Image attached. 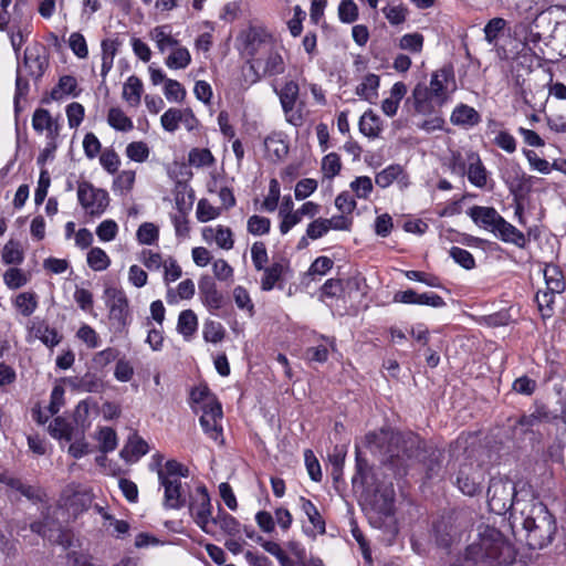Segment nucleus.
<instances>
[{
    "label": "nucleus",
    "mask_w": 566,
    "mask_h": 566,
    "mask_svg": "<svg viewBox=\"0 0 566 566\" xmlns=\"http://www.w3.org/2000/svg\"><path fill=\"white\" fill-rule=\"evenodd\" d=\"M365 444L373 453L382 455L398 475H406L409 470L421 468L427 479H431L441 468V451L429 448L413 432L402 433L381 428L367 433Z\"/></svg>",
    "instance_id": "f257e3e1"
},
{
    "label": "nucleus",
    "mask_w": 566,
    "mask_h": 566,
    "mask_svg": "<svg viewBox=\"0 0 566 566\" xmlns=\"http://www.w3.org/2000/svg\"><path fill=\"white\" fill-rule=\"evenodd\" d=\"M516 558L513 544L497 528L479 525L476 538L450 566H509Z\"/></svg>",
    "instance_id": "f03ea898"
},
{
    "label": "nucleus",
    "mask_w": 566,
    "mask_h": 566,
    "mask_svg": "<svg viewBox=\"0 0 566 566\" xmlns=\"http://www.w3.org/2000/svg\"><path fill=\"white\" fill-rule=\"evenodd\" d=\"M520 518L531 549H542L553 542L557 531L556 520L545 504L531 503L527 512H521Z\"/></svg>",
    "instance_id": "7ed1b4c3"
},
{
    "label": "nucleus",
    "mask_w": 566,
    "mask_h": 566,
    "mask_svg": "<svg viewBox=\"0 0 566 566\" xmlns=\"http://www.w3.org/2000/svg\"><path fill=\"white\" fill-rule=\"evenodd\" d=\"M366 511L374 527L380 528L385 525L386 520H391L395 513V491L392 486L377 489L370 496Z\"/></svg>",
    "instance_id": "20e7f679"
},
{
    "label": "nucleus",
    "mask_w": 566,
    "mask_h": 566,
    "mask_svg": "<svg viewBox=\"0 0 566 566\" xmlns=\"http://www.w3.org/2000/svg\"><path fill=\"white\" fill-rule=\"evenodd\" d=\"M516 486L507 478H492L488 489V505L490 511L502 515L513 506Z\"/></svg>",
    "instance_id": "39448f33"
},
{
    "label": "nucleus",
    "mask_w": 566,
    "mask_h": 566,
    "mask_svg": "<svg viewBox=\"0 0 566 566\" xmlns=\"http://www.w3.org/2000/svg\"><path fill=\"white\" fill-rule=\"evenodd\" d=\"M188 509L195 523L207 534H214L211 530L212 505L208 490L205 485H198L195 492L189 493Z\"/></svg>",
    "instance_id": "423d86ee"
},
{
    "label": "nucleus",
    "mask_w": 566,
    "mask_h": 566,
    "mask_svg": "<svg viewBox=\"0 0 566 566\" xmlns=\"http://www.w3.org/2000/svg\"><path fill=\"white\" fill-rule=\"evenodd\" d=\"M77 199L80 205L92 217H99L103 214L109 203L107 191L94 187L88 181L78 182Z\"/></svg>",
    "instance_id": "0eeeda50"
},
{
    "label": "nucleus",
    "mask_w": 566,
    "mask_h": 566,
    "mask_svg": "<svg viewBox=\"0 0 566 566\" xmlns=\"http://www.w3.org/2000/svg\"><path fill=\"white\" fill-rule=\"evenodd\" d=\"M250 69L255 75V81L283 74L285 62L281 54V48L275 44L260 56L254 57L250 63Z\"/></svg>",
    "instance_id": "6e6552de"
},
{
    "label": "nucleus",
    "mask_w": 566,
    "mask_h": 566,
    "mask_svg": "<svg viewBox=\"0 0 566 566\" xmlns=\"http://www.w3.org/2000/svg\"><path fill=\"white\" fill-rule=\"evenodd\" d=\"M554 10L547 9L545 11H542L539 14L536 15V18L533 20L531 24L526 22H521L515 27L514 33L517 39L523 41L525 45H536L541 42L543 34L539 31L543 24L552 25L549 31H554L556 25L558 24L557 21H554L553 19Z\"/></svg>",
    "instance_id": "1a4fd4ad"
},
{
    "label": "nucleus",
    "mask_w": 566,
    "mask_h": 566,
    "mask_svg": "<svg viewBox=\"0 0 566 566\" xmlns=\"http://www.w3.org/2000/svg\"><path fill=\"white\" fill-rule=\"evenodd\" d=\"M484 479L485 469L480 463L470 460L460 465L457 485L463 494L473 496L481 492Z\"/></svg>",
    "instance_id": "9d476101"
},
{
    "label": "nucleus",
    "mask_w": 566,
    "mask_h": 566,
    "mask_svg": "<svg viewBox=\"0 0 566 566\" xmlns=\"http://www.w3.org/2000/svg\"><path fill=\"white\" fill-rule=\"evenodd\" d=\"M243 50L250 62L276 44L272 34L263 27L252 25L242 33Z\"/></svg>",
    "instance_id": "9b49d317"
},
{
    "label": "nucleus",
    "mask_w": 566,
    "mask_h": 566,
    "mask_svg": "<svg viewBox=\"0 0 566 566\" xmlns=\"http://www.w3.org/2000/svg\"><path fill=\"white\" fill-rule=\"evenodd\" d=\"M109 319L117 328H124L128 323L129 303L125 292L120 289L108 286L105 289Z\"/></svg>",
    "instance_id": "f8f14e48"
},
{
    "label": "nucleus",
    "mask_w": 566,
    "mask_h": 566,
    "mask_svg": "<svg viewBox=\"0 0 566 566\" xmlns=\"http://www.w3.org/2000/svg\"><path fill=\"white\" fill-rule=\"evenodd\" d=\"M222 419L221 403L217 399H210L206 407H202V415L200 417V424L205 433L216 442L222 443V427L220 421Z\"/></svg>",
    "instance_id": "ddd939ff"
},
{
    "label": "nucleus",
    "mask_w": 566,
    "mask_h": 566,
    "mask_svg": "<svg viewBox=\"0 0 566 566\" xmlns=\"http://www.w3.org/2000/svg\"><path fill=\"white\" fill-rule=\"evenodd\" d=\"M275 92L280 97L286 120L294 126L302 125V114L295 108L300 94L298 84L294 81H287L280 91L275 90Z\"/></svg>",
    "instance_id": "4468645a"
},
{
    "label": "nucleus",
    "mask_w": 566,
    "mask_h": 566,
    "mask_svg": "<svg viewBox=\"0 0 566 566\" xmlns=\"http://www.w3.org/2000/svg\"><path fill=\"white\" fill-rule=\"evenodd\" d=\"M164 488L163 505L167 510H180L187 504L188 486L181 480L159 481Z\"/></svg>",
    "instance_id": "2eb2a0df"
},
{
    "label": "nucleus",
    "mask_w": 566,
    "mask_h": 566,
    "mask_svg": "<svg viewBox=\"0 0 566 566\" xmlns=\"http://www.w3.org/2000/svg\"><path fill=\"white\" fill-rule=\"evenodd\" d=\"M201 303L211 312L218 311L226 304V297L218 290L214 280L209 275H202L198 283Z\"/></svg>",
    "instance_id": "dca6fc26"
},
{
    "label": "nucleus",
    "mask_w": 566,
    "mask_h": 566,
    "mask_svg": "<svg viewBox=\"0 0 566 566\" xmlns=\"http://www.w3.org/2000/svg\"><path fill=\"white\" fill-rule=\"evenodd\" d=\"M557 420V416L555 411H552L544 403H535L534 409L528 415H523L517 420V424L528 430L533 427H536L541 423H551Z\"/></svg>",
    "instance_id": "f3484780"
},
{
    "label": "nucleus",
    "mask_w": 566,
    "mask_h": 566,
    "mask_svg": "<svg viewBox=\"0 0 566 566\" xmlns=\"http://www.w3.org/2000/svg\"><path fill=\"white\" fill-rule=\"evenodd\" d=\"M469 216L475 223L493 233L496 232V228L503 219V217L492 207L474 206L470 208Z\"/></svg>",
    "instance_id": "a211bd4d"
},
{
    "label": "nucleus",
    "mask_w": 566,
    "mask_h": 566,
    "mask_svg": "<svg viewBox=\"0 0 566 566\" xmlns=\"http://www.w3.org/2000/svg\"><path fill=\"white\" fill-rule=\"evenodd\" d=\"M23 62L29 70V74L34 78H40L48 66L44 49L41 46L28 48L24 52Z\"/></svg>",
    "instance_id": "6ab92c4d"
},
{
    "label": "nucleus",
    "mask_w": 566,
    "mask_h": 566,
    "mask_svg": "<svg viewBox=\"0 0 566 566\" xmlns=\"http://www.w3.org/2000/svg\"><path fill=\"white\" fill-rule=\"evenodd\" d=\"M33 129L42 134L46 132L49 139L54 140L59 135V124L45 108H36L32 116Z\"/></svg>",
    "instance_id": "aec40b11"
},
{
    "label": "nucleus",
    "mask_w": 566,
    "mask_h": 566,
    "mask_svg": "<svg viewBox=\"0 0 566 566\" xmlns=\"http://www.w3.org/2000/svg\"><path fill=\"white\" fill-rule=\"evenodd\" d=\"M465 175L473 186L478 188H484L486 186L488 171L480 156L474 151H468V169Z\"/></svg>",
    "instance_id": "412c9836"
},
{
    "label": "nucleus",
    "mask_w": 566,
    "mask_h": 566,
    "mask_svg": "<svg viewBox=\"0 0 566 566\" xmlns=\"http://www.w3.org/2000/svg\"><path fill=\"white\" fill-rule=\"evenodd\" d=\"M319 212V206L313 201H307L302 207L291 214L285 217L280 223V231L282 234H286L294 226L300 223L303 217L313 218Z\"/></svg>",
    "instance_id": "4be33fe9"
},
{
    "label": "nucleus",
    "mask_w": 566,
    "mask_h": 566,
    "mask_svg": "<svg viewBox=\"0 0 566 566\" xmlns=\"http://www.w3.org/2000/svg\"><path fill=\"white\" fill-rule=\"evenodd\" d=\"M300 502L302 511L307 516L308 522L312 525V528H306L305 533L312 537H315L316 534H324L326 532L325 521L315 504L305 497H301Z\"/></svg>",
    "instance_id": "5701e85b"
},
{
    "label": "nucleus",
    "mask_w": 566,
    "mask_h": 566,
    "mask_svg": "<svg viewBox=\"0 0 566 566\" xmlns=\"http://www.w3.org/2000/svg\"><path fill=\"white\" fill-rule=\"evenodd\" d=\"M450 120L455 126L471 128L480 123L481 116L473 107L460 104L453 109Z\"/></svg>",
    "instance_id": "b1692460"
},
{
    "label": "nucleus",
    "mask_w": 566,
    "mask_h": 566,
    "mask_svg": "<svg viewBox=\"0 0 566 566\" xmlns=\"http://www.w3.org/2000/svg\"><path fill=\"white\" fill-rule=\"evenodd\" d=\"M453 81L452 71L449 69H440L432 74L430 81L429 93L441 102L446 99L448 92V83Z\"/></svg>",
    "instance_id": "393cba45"
},
{
    "label": "nucleus",
    "mask_w": 566,
    "mask_h": 566,
    "mask_svg": "<svg viewBox=\"0 0 566 566\" xmlns=\"http://www.w3.org/2000/svg\"><path fill=\"white\" fill-rule=\"evenodd\" d=\"M287 270L285 260L274 261L271 265L264 266L263 276L261 279V289L263 291H271L277 282H280Z\"/></svg>",
    "instance_id": "a878e982"
},
{
    "label": "nucleus",
    "mask_w": 566,
    "mask_h": 566,
    "mask_svg": "<svg viewBox=\"0 0 566 566\" xmlns=\"http://www.w3.org/2000/svg\"><path fill=\"white\" fill-rule=\"evenodd\" d=\"M494 234L502 241L515 244L518 248H524L526 245V238L524 233L507 222L504 218L499 223Z\"/></svg>",
    "instance_id": "bb28decb"
},
{
    "label": "nucleus",
    "mask_w": 566,
    "mask_h": 566,
    "mask_svg": "<svg viewBox=\"0 0 566 566\" xmlns=\"http://www.w3.org/2000/svg\"><path fill=\"white\" fill-rule=\"evenodd\" d=\"M120 41L118 39H104L101 43L102 48V69L101 75L105 78L108 72L113 67L114 59L118 52L120 46Z\"/></svg>",
    "instance_id": "cd10ccee"
},
{
    "label": "nucleus",
    "mask_w": 566,
    "mask_h": 566,
    "mask_svg": "<svg viewBox=\"0 0 566 566\" xmlns=\"http://www.w3.org/2000/svg\"><path fill=\"white\" fill-rule=\"evenodd\" d=\"M211 530L214 531V527H219L222 533L229 536H235L240 533V523L239 521L224 512L222 509H219L218 514L214 517H211Z\"/></svg>",
    "instance_id": "c85d7f7f"
},
{
    "label": "nucleus",
    "mask_w": 566,
    "mask_h": 566,
    "mask_svg": "<svg viewBox=\"0 0 566 566\" xmlns=\"http://www.w3.org/2000/svg\"><path fill=\"white\" fill-rule=\"evenodd\" d=\"M149 35L161 53H164L167 49H174L179 44L178 40L172 36L169 25L156 27L150 31Z\"/></svg>",
    "instance_id": "c756f323"
},
{
    "label": "nucleus",
    "mask_w": 566,
    "mask_h": 566,
    "mask_svg": "<svg viewBox=\"0 0 566 566\" xmlns=\"http://www.w3.org/2000/svg\"><path fill=\"white\" fill-rule=\"evenodd\" d=\"M143 83L142 81L132 75L127 78L123 86V98L133 107H136L140 104L142 94H143Z\"/></svg>",
    "instance_id": "7c9ffc66"
},
{
    "label": "nucleus",
    "mask_w": 566,
    "mask_h": 566,
    "mask_svg": "<svg viewBox=\"0 0 566 566\" xmlns=\"http://www.w3.org/2000/svg\"><path fill=\"white\" fill-rule=\"evenodd\" d=\"M67 382L73 389L82 392H99L103 388L102 380L93 374L70 378Z\"/></svg>",
    "instance_id": "2f4dec72"
},
{
    "label": "nucleus",
    "mask_w": 566,
    "mask_h": 566,
    "mask_svg": "<svg viewBox=\"0 0 566 566\" xmlns=\"http://www.w3.org/2000/svg\"><path fill=\"white\" fill-rule=\"evenodd\" d=\"M148 452L147 442L137 434L132 436L126 446L122 449L120 455L127 461L137 460Z\"/></svg>",
    "instance_id": "473e14b6"
},
{
    "label": "nucleus",
    "mask_w": 566,
    "mask_h": 566,
    "mask_svg": "<svg viewBox=\"0 0 566 566\" xmlns=\"http://www.w3.org/2000/svg\"><path fill=\"white\" fill-rule=\"evenodd\" d=\"M546 289L552 292L563 293L566 282L560 269L555 264H547L544 269Z\"/></svg>",
    "instance_id": "72a5a7b5"
},
{
    "label": "nucleus",
    "mask_w": 566,
    "mask_h": 566,
    "mask_svg": "<svg viewBox=\"0 0 566 566\" xmlns=\"http://www.w3.org/2000/svg\"><path fill=\"white\" fill-rule=\"evenodd\" d=\"M405 178L403 168L400 165H390L376 175L375 182L380 188H387L394 181L400 182Z\"/></svg>",
    "instance_id": "f704fd0d"
},
{
    "label": "nucleus",
    "mask_w": 566,
    "mask_h": 566,
    "mask_svg": "<svg viewBox=\"0 0 566 566\" xmlns=\"http://www.w3.org/2000/svg\"><path fill=\"white\" fill-rule=\"evenodd\" d=\"M77 81L72 75L60 77L57 85L51 91L50 99L60 101L66 95L77 96Z\"/></svg>",
    "instance_id": "c9c22d12"
},
{
    "label": "nucleus",
    "mask_w": 566,
    "mask_h": 566,
    "mask_svg": "<svg viewBox=\"0 0 566 566\" xmlns=\"http://www.w3.org/2000/svg\"><path fill=\"white\" fill-rule=\"evenodd\" d=\"M198 317L192 310H185L179 314L177 331L189 339L197 331Z\"/></svg>",
    "instance_id": "e433bc0d"
},
{
    "label": "nucleus",
    "mask_w": 566,
    "mask_h": 566,
    "mask_svg": "<svg viewBox=\"0 0 566 566\" xmlns=\"http://www.w3.org/2000/svg\"><path fill=\"white\" fill-rule=\"evenodd\" d=\"M188 475V468L176 460H168L164 465V470L158 469V481L181 480V478H187Z\"/></svg>",
    "instance_id": "4c0bfd02"
},
{
    "label": "nucleus",
    "mask_w": 566,
    "mask_h": 566,
    "mask_svg": "<svg viewBox=\"0 0 566 566\" xmlns=\"http://www.w3.org/2000/svg\"><path fill=\"white\" fill-rule=\"evenodd\" d=\"M359 130L367 137H377L381 130L380 118L373 111L365 112L359 120Z\"/></svg>",
    "instance_id": "58836bf2"
},
{
    "label": "nucleus",
    "mask_w": 566,
    "mask_h": 566,
    "mask_svg": "<svg viewBox=\"0 0 566 566\" xmlns=\"http://www.w3.org/2000/svg\"><path fill=\"white\" fill-rule=\"evenodd\" d=\"M0 483L9 486L12 490L20 492L23 496H25L30 500L39 497L36 489H34L31 485L24 484L20 479L14 478L10 474H7V473L0 474Z\"/></svg>",
    "instance_id": "ea45409f"
},
{
    "label": "nucleus",
    "mask_w": 566,
    "mask_h": 566,
    "mask_svg": "<svg viewBox=\"0 0 566 566\" xmlns=\"http://www.w3.org/2000/svg\"><path fill=\"white\" fill-rule=\"evenodd\" d=\"M107 123L119 132H129L134 127L133 120L119 107H111L108 109Z\"/></svg>",
    "instance_id": "a19ab883"
},
{
    "label": "nucleus",
    "mask_w": 566,
    "mask_h": 566,
    "mask_svg": "<svg viewBox=\"0 0 566 566\" xmlns=\"http://www.w3.org/2000/svg\"><path fill=\"white\" fill-rule=\"evenodd\" d=\"M77 429L61 417H56L49 426L50 434L55 439L72 441Z\"/></svg>",
    "instance_id": "79ce46f5"
},
{
    "label": "nucleus",
    "mask_w": 566,
    "mask_h": 566,
    "mask_svg": "<svg viewBox=\"0 0 566 566\" xmlns=\"http://www.w3.org/2000/svg\"><path fill=\"white\" fill-rule=\"evenodd\" d=\"M191 62V55L188 49L184 46H175L172 52L166 59V65L169 69H186Z\"/></svg>",
    "instance_id": "37998d69"
},
{
    "label": "nucleus",
    "mask_w": 566,
    "mask_h": 566,
    "mask_svg": "<svg viewBox=\"0 0 566 566\" xmlns=\"http://www.w3.org/2000/svg\"><path fill=\"white\" fill-rule=\"evenodd\" d=\"M436 543L443 548H449L457 539L452 526L441 521L434 524Z\"/></svg>",
    "instance_id": "c03bdc74"
},
{
    "label": "nucleus",
    "mask_w": 566,
    "mask_h": 566,
    "mask_svg": "<svg viewBox=\"0 0 566 566\" xmlns=\"http://www.w3.org/2000/svg\"><path fill=\"white\" fill-rule=\"evenodd\" d=\"M379 86V77L376 74H368L364 77L363 82L357 86L356 94L367 101H371L377 96V88Z\"/></svg>",
    "instance_id": "a18cd8bd"
},
{
    "label": "nucleus",
    "mask_w": 566,
    "mask_h": 566,
    "mask_svg": "<svg viewBox=\"0 0 566 566\" xmlns=\"http://www.w3.org/2000/svg\"><path fill=\"white\" fill-rule=\"evenodd\" d=\"M226 331L223 326L216 321L207 319L203 324L202 336L208 343H219L224 338Z\"/></svg>",
    "instance_id": "49530a36"
},
{
    "label": "nucleus",
    "mask_w": 566,
    "mask_h": 566,
    "mask_svg": "<svg viewBox=\"0 0 566 566\" xmlns=\"http://www.w3.org/2000/svg\"><path fill=\"white\" fill-rule=\"evenodd\" d=\"M555 294L558 293L546 290L538 291L535 295V301L537 303L538 311L541 312L544 318L551 317L553 315V304Z\"/></svg>",
    "instance_id": "de8ad7c7"
},
{
    "label": "nucleus",
    "mask_w": 566,
    "mask_h": 566,
    "mask_svg": "<svg viewBox=\"0 0 566 566\" xmlns=\"http://www.w3.org/2000/svg\"><path fill=\"white\" fill-rule=\"evenodd\" d=\"M87 263L94 271H103L109 266L111 260L101 248H93L87 253Z\"/></svg>",
    "instance_id": "09e8293b"
},
{
    "label": "nucleus",
    "mask_w": 566,
    "mask_h": 566,
    "mask_svg": "<svg viewBox=\"0 0 566 566\" xmlns=\"http://www.w3.org/2000/svg\"><path fill=\"white\" fill-rule=\"evenodd\" d=\"M185 113L178 108H169L167 109L160 118L161 126L165 130L169 133H174L178 129L179 124L184 119Z\"/></svg>",
    "instance_id": "8fccbe9b"
},
{
    "label": "nucleus",
    "mask_w": 566,
    "mask_h": 566,
    "mask_svg": "<svg viewBox=\"0 0 566 566\" xmlns=\"http://www.w3.org/2000/svg\"><path fill=\"white\" fill-rule=\"evenodd\" d=\"M149 154V147L145 142H132L126 147V156L136 163L146 161Z\"/></svg>",
    "instance_id": "3c124183"
},
{
    "label": "nucleus",
    "mask_w": 566,
    "mask_h": 566,
    "mask_svg": "<svg viewBox=\"0 0 566 566\" xmlns=\"http://www.w3.org/2000/svg\"><path fill=\"white\" fill-rule=\"evenodd\" d=\"M15 306L23 316H30L38 307L34 293H20L15 298Z\"/></svg>",
    "instance_id": "603ef678"
},
{
    "label": "nucleus",
    "mask_w": 566,
    "mask_h": 566,
    "mask_svg": "<svg viewBox=\"0 0 566 566\" xmlns=\"http://www.w3.org/2000/svg\"><path fill=\"white\" fill-rule=\"evenodd\" d=\"M72 440L73 442L69 447V453L74 459H80L90 452L88 443L84 438V429L76 430Z\"/></svg>",
    "instance_id": "864d4df0"
},
{
    "label": "nucleus",
    "mask_w": 566,
    "mask_h": 566,
    "mask_svg": "<svg viewBox=\"0 0 566 566\" xmlns=\"http://www.w3.org/2000/svg\"><path fill=\"white\" fill-rule=\"evenodd\" d=\"M158 228L151 222H145L139 226L136 237L140 244L150 245L158 240Z\"/></svg>",
    "instance_id": "5fc2aeb1"
},
{
    "label": "nucleus",
    "mask_w": 566,
    "mask_h": 566,
    "mask_svg": "<svg viewBox=\"0 0 566 566\" xmlns=\"http://www.w3.org/2000/svg\"><path fill=\"white\" fill-rule=\"evenodd\" d=\"M349 186L357 198L365 200L369 198L374 188L371 179L367 176L355 178Z\"/></svg>",
    "instance_id": "6e6d98bb"
},
{
    "label": "nucleus",
    "mask_w": 566,
    "mask_h": 566,
    "mask_svg": "<svg viewBox=\"0 0 566 566\" xmlns=\"http://www.w3.org/2000/svg\"><path fill=\"white\" fill-rule=\"evenodd\" d=\"M99 449L102 452H112L117 447V437L114 429L109 427L101 428L98 432Z\"/></svg>",
    "instance_id": "4d7b16f0"
},
{
    "label": "nucleus",
    "mask_w": 566,
    "mask_h": 566,
    "mask_svg": "<svg viewBox=\"0 0 566 566\" xmlns=\"http://www.w3.org/2000/svg\"><path fill=\"white\" fill-rule=\"evenodd\" d=\"M189 163L195 167H206L211 166L214 163V158L207 148H193L189 153Z\"/></svg>",
    "instance_id": "13d9d810"
},
{
    "label": "nucleus",
    "mask_w": 566,
    "mask_h": 566,
    "mask_svg": "<svg viewBox=\"0 0 566 566\" xmlns=\"http://www.w3.org/2000/svg\"><path fill=\"white\" fill-rule=\"evenodd\" d=\"M247 228L248 232L253 235H263L269 233L271 221L269 218L254 214L249 218Z\"/></svg>",
    "instance_id": "bf43d9fd"
},
{
    "label": "nucleus",
    "mask_w": 566,
    "mask_h": 566,
    "mask_svg": "<svg viewBox=\"0 0 566 566\" xmlns=\"http://www.w3.org/2000/svg\"><path fill=\"white\" fill-rule=\"evenodd\" d=\"M449 169L452 174L463 177L468 169V154L463 156L459 150H451Z\"/></svg>",
    "instance_id": "052dcab7"
},
{
    "label": "nucleus",
    "mask_w": 566,
    "mask_h": 566,
    "mask_svg": "<svg viewBox=\"0 0 566 566\" xmlns=\"http://www.w3.org/2000/svg\"><path fill=\"white\" fill-rule=\"evenodd\" d=\"M506 21L503 18H493L484 27V35L488 43L496 42L499 34L504 30Z\"/></svg>",
    "instance_id": "680f3d73"
},
{
    "label": "nucleus",
    "mask_w": 566,
    "mask_h": 566,
    "mask_svg": "<svg viewBox=\"0 0 566 566\" xmlns=\"http://www.w3.org/2000/svg\"><path fill=\"white\" fill-rule=\"evenodd\" d=\"M342 168L340 158L336 153H329L323 158L322 170L325 177L334 178Z\"/></svg>",
    "instance_id": "e2e57ef3"
},
{
    "label": "nucleus",
    "mask_w": 566,
    "mask_h": 566,
    "mask_svg": "<svg viewBox=\"0 0 566 566\" xmlns=\"http://www.w3.org/2000/svg\"><path fill=\"white\" fill-rule=\"evenodd\" d=\"M3 280L7 286L12 290L20 289L28 282L27 275L17 268L7 270L3 274Z\"/></svg>",
    "instance_id": "0e129e2a"
},
{
    "label": "nucleus",
    "mask_w": 566,
    "mask_h": 566,
    "mask_svg": "<svg viewBox=\"0 0 566 566\" xmlns=\"http://www.w3.org/2000/svg\"><path fill=\"white\" fill-rule=\"evenodd\" d=\"M196 214L200 222H208L220 214V209L210 205L207 199H201L197 205Z\"/></svg>",
    "instance_id": "69168bd1"
},
{
    "label": "nucleus",
    "mask_w": 566,
    "mask_h": 566,
    "mask_svg": "<svg viewBox=\"0 0 566 566\" xmlns=\"http://www.w3.org/2000/svg\"><path fill=\"white\" fill-rule=\"evenodd\" d=\"M450 256L455 263L467 270H471L475 266V261L471 252L459 247H452L450 250Z\"/></svg>",
    "instance_id": "338daca9"
},
{
    "label": "nucleus",
    "mask_w": 566,
    "mask_h": 566,
    "mask_svg": "<svg viewBox=\"0 0 566 566\" xmlns=\"http://www.w3.org/2000/svg\"><path fill=\"white\" fill-rule=\"evenodd\" d=\"M164 94L168 101L182 102L186 91L178 81L168 78L165 83Z\"/></svg>",
    "instance_id": "774afa93"
}]
</instances>
